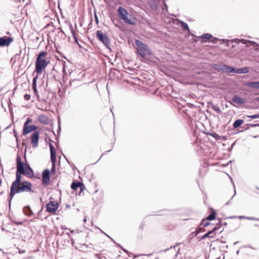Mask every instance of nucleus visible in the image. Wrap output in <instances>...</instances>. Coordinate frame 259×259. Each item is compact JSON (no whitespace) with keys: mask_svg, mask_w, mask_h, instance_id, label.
I'll return each instance as SVG.
<instances>
[{"mask_svg":"<svg viewBox=\"0 0 259 259\" xmlns=\"http://www.w3.org/2000/svg\"><path fill=\"white\" fill-rule=\"evenodd\" d=\"M23 192L35 193V191L32 189V184L27 181H23L22 183L19 185L10 187V191L7 200L9 202V207L11 208L12 200L16 194Z\"/></svg>","mask_w":259,"mask_h":259,"instance_id":"f257e3e1","label":"nucleus"},{"mask_svg":"<svg viewBox=\"0 0 259 259\" xmlns=\"http://www.w3.org/2000/svg\"><path fill=\"white\" fill-rule=\"evenodd\" d=\"M92 22L93 19L91 20L88 25L87 36L88 39V42L89 43V56L93 58L97 53V30L96 29L90 30L92 27Z\"/></svg>","mask_w":259,"mask_h":259,"instance_id":"f03ea898","label":"nucleus"},{"mask_svg":"<svg viewBox=\"0 0 259 259\" xmlns=\"http://www.w3.org/2000/svg\"><path fill=\"white\" fill-rule=\"evenodd\" d=\"M16 165H18L22 171L23 175L29 178L35 177L33 169L30 164L27 162L21 161V157L17 155L16 158ZM37 179H40V177H35Z\"/></svg>","mask_w":259,"mask_h":259,"instance_id":"7ed1b4c3","label":"nucleus"},{"mask_svg":"<svg viewBox=\"0 0 259 259\" xmlns=\"http://www.w3.org/2000/svg\"><path fill=\"white\" fill-rule=\"evenodd\" d=\"M135 44L138 47V53L141 57L144 58L147 55L151 56L153 55L147 44L138 39L135 40Z\"/></svg>","mask_w":259,"mask_h":259,"instance_id":"20e7f679","label":"nucleus"},{"mask_svg":"<svg viewBox=\"0 0 259 259\" xmlns=\"http://www.w3.org/2000/svg\"><path fill=\"white\" fill-rule=\"evenodd\" d=\"M223 41L226 43V45L228 47H230L232 48H235L236 47V45H238L240 42H241L242 44L245 45L247 47H249V46H253L255 45H256L254 41L246 40L245 39H240L238 38H235L231 40L224 39Z\"/></svg>","mask_w":259,"mask_h":259,"instance_id":"39448f33","label":"nucleus"},{"mask_svg":"<svg viewBox=\"0 0 259 259\" xmlns=\"http://www.w3.org/2000/svg\"><path fill=\"white\" fill-rule=\"evenodd\" d=\"M117 12L119 19L123 20L124 22L131 25H135L136 23L131 19L132 16L128 14L123 7L119 6Z\"/></svg>","mask_w":259,"mask_h":259,"instance_id":"423d86ee","label":"nucleus"},{"mask_svg":"<svg viewBox=\"0 0 259 259\" xmlns=\"http://www.w3.org/2000/svg\"><path fill=\"white\" fill-rule=\"evenodd\" d=\"M49 61L45 59H36L35 62V72H36L37 75H41L43 71L48 66Z\"/></svg>","mask_w":259,"mask_h":259,"instance_id":"0eeeda50","label":"nucleus"},{"mask_svg":"<svg viewBox=\"0 0 259 259\" xmlns=\"http://www.w3.org/2000/svg\"><path fill=\"white\" fill-rule=\"evenodd\" d=\"M98 40L102 42L106 48L110 50V40L108 35L101 30H98Z\"/></svg>","mask_w":259,"mask_h":259,"instance_id":"6e6552de","label":"nucleus"},{"mask_svg":"<svg viewBox=\"0 0 259 259\" xmlns=\"http://www.w3.org/2000/svg\"><path fill=\"white\" fill-rule=\"evenodd\" d=\"M59 207V203L55 200L50 201L46 205V211L54 214Z\"/></svg>","mask_w":259,"mask_h":259,"instance_id":"1a4fd4ad","label":"nucleus"},{"mask_svg":"<svg viewBox=\"0 0 259 259\" xmlns=\"http://www.w3.org/2000/svg\"><path fill=\"white\" fill-rule=\"evenodd\" d=\"M17 170L16 172V179L12 183L10 187H12L13 186H15L16 185H19L22 183V179L23 175L22 171L19 167L18 165H16Z\"/></svg>","mask_w":259,"mask_h":259,"instance_id":"9d476101","label":"nucleus"},{"mask_svg":"<svg viewBox=\"0 0 259 259\" xmlns=\"http://www.w3.org/2000/svg\"><path fill=\"white\" fill-rule=\"evenodd\" d=\"M42 184L47 187L50 183V170L48 168L45 169L42 172Z\"/></svg>","mask_w":259,"mask_h":259,"instance_id":"9b49d317","label":"nucleus"},{"mask_svg":"<svg viewBox=\"0 0 259 259\" xmlns=\"http://www.w3.org/2000/svg\"><path fill=\"white\" fill-rule=\"evenodd\" d=\"M39 138V132L38 131H34L31 135V143L33 148H36L38 145V141Z\"/></svg>","mask_w":259,"mask_h":259,"instance_id":"f8f14e48","label":"nucleus"},{"mask_svg":"<svg viewBox=\"0 0 259 259\" xmlns=\"http://www.w3.org/2000/svg\"><path fill=\"white\" fill-rule=\"evenodd\" d=\"M14 41V38L12 36L0 37V47H8Z\"/></svg>","mask_w":259,"mask_h":259,"instance_id":"ddd939ff","label":"nucleus"},{"mask_svg":"<svg viewBox=\"0 0 259 259\" xmlns=\"http://www.w3.org/2000/svg\"><path fill=\"white\" fill-rule=\"evenodd\" d=\"M37 127L34 124L24 125L22 130V135L26 136L31 132L37 131Z\"/></svg>","mask_w":259,"mask_h":259,"instance_id":"4468645a","label":"nucleus"},{"mask_svg":"<svg viewBox=\"0 0 259 259\" xmlns=\"http://www.w3.org/2000/svg\"><path fill=\"white\" fill-rule=\"evenodd\" d=\"M232 101L238 105H242L246 103V100L245 98H241L238 95H236L233 97Z\"/></svg>","mask_w":259,"mask_h":259,"instance_id":"2eb2a0df","label":"nucleus"},{"mask_svg":"<svg viewBox=\"0 0 259 259\" xmlns=\"http://www.w3.org/2000/svg\"><path fill=\"white\" fill-rule=\"evenodd\" d=\"M216 215H217V213H216L215 210H214L212 208H211L210 213L206 218L202 220L201 224L200 225H202L205 220H207V221L214 220L216 218Z\"/></svg>","mask_w":259,"mask_h":259,"instance_id":"dca6fc26","label":"nucleus"},{"mask_svg":"<svg viewBox=\"0 0 259 259\" xmlns=\"http://www.w3.org/2000/svg\"><path fill=\"white\" fill-rule=\"evenodd\" d=\"M37 120L40 123L48 124L49 123V118L48 117L43 114L38 116Z\"/></svg>","mask_w":259,"mask_h":259,"instance_id":"f3484780","label":"nucleus"},{"mask_svg":"<svg viewBox=\"0 0 259 259\" xmlns=\"http://www.w3.org/2000/svg\"><path fill=\"white\" fill-rule=\"evenodd\" d=\"M23 211L24 214L28 217H30L34 214V213L31 210L29 205H26L24 206L23 207Z\"/></svg>","mask_w":259,"mask_h":259,"instance_id":"a211bd4d","label":"nucleus"},{"mask_svg":"<svg viewBox=\"0 0 259 259\" xmlns=\"http://www.w3.org/2000/svg\"><path fill=\"white\" fill-rule=\"evenodd\" d=\"M245 84L246 86L251 87L253 89H259V81L247 82Z\"/></svg>","mask_w":259,"mask_h":259,"instance_id":"6ab92c4d","label":"nucleus"},{"mask_svg":"<svg viewBox=\"0 0 259 259\" xmlns=\"http://www.w3.org/2000/svg\"><path fill=\"white\" fill-rule=\"evenodd\" d=\"M51 161L52 162V168L50 170V174H51L52 175H54L56 174V158L51 159Z\"/></svg>","mask_w":259,"mask_h":259,"instance_id":"aec40b11","label":"nucleus"},{"mask_svg":"<svg viewBox=\"0 0 259 259\" xmlns=\"http://www.w3.org/2000/svg\"><path fill=\"white\" fill-rule=\"evenodd\" d=\"M224 68V71L227 73H236V68L232 66H230L227 65H225Z\"/></svg>","mask_w":259,"mask_h":259,"instance_id":"412c9836","label":"nucleus"},{"mask_svg":"<svg viewBox=\"0 0 259 259\" xmlns=\"http://www.w3.org/2000/svg\"><path fill=\"white\" fill-rule=\"evenodd\" d=\"M249 72V69L247 67H244L242 68H236V73L238 74L247 73Z\"/></svg>","mask_w":259,"mask_h":259,"instance_id":"4be33fe9","label":"nucleus"},{"mask_svg":"<svg viewBox=\"0 0 259 259\" xmlns=\"http://www.w3.org/2000/svg\"><path fill=\"white\" fill-rule=\"evenodd\" d=\"M49 147L51 153V159L56 158V154L54 146L51 143H50L49 144Z\"/></svg>","mask_w":259,"mask_h":259,"instance_id":"5701e85b","label":"nucleus"},{"mask_svg":"<svg viewBox=\"0 0 259 259\" xmlns=\"http://www.w3.org/2000/svg\"><path fill=\"white\" fill-rule=\"evenodd\" d=\"M61 122H60V119H59V120H58V128L57 130V135H56L54 131H53L54 135L56 136L55 139H56V141L58 142V143H59V138L60 136V134L61 133Z\"/></svg>","mask_w":259,"mask_h":259,"instance_id":"b1692460","label":"nucleus"},{"mask_svg":"<svg viewBox=\"0 0 259 259\" xmlns=\"http://www.w3.org/2000/svg\"><path fill=\"white\" fill-rule=\"evenodd\" d=\"M244 120L243 119H236L233 124V126L234 128H237L241 126V125L244 123Z\"/></svg>","mask_w":259,"mask_h":259,"instance_id":"393cba45","label":"nucleus"},{"mask_svg":"<svg viewBox=\"0 0 259 259\" xmlns=\"http://www.w3.org/2000/svg\"><path fill=\"white\" fill-rule=\"evenodd\" d=\"M202 228L201 227V225H200L197 229L195 230V231L192 232L190 236V238L191 239H192L193 237H194L195 236H197L201 231H203V230H201ZM205 231V230H204Z\"/></svg>","mask_w":259,"mask_h":259,"instance_id":"a878e982","label":"nucleus"},{"mask_svg":"<svg viewBox=\"0 0 259 259\" xmlns=\"http://www.w3.org/2000/svg\"><path fill=\"white\" fill-rule=\"evenodd\" d=\"M79 182L77 180H75L73 181L71 183L70 187L74 191H77V190L79 188Z\"/></svg>","mask_w":259,"mask_h":259,"instance_id":"bb28decb","label":"nucleus"},{"mask_svg":"<svg viewBox=\"0 0 259 259\" xmlns=\"http://www.w3.org/2000/svg\"><path fill=\"white\" fill-rule=\"evenodd\" d=\"M69 27V28H70V30L71 32L72 35V36H73L75 41L76 43L78 44V38H77V36L76 35L75 31V30L73 29V27L71 23H70Z\"/></svg>","mask_w":259,"mask_h":259,"instance_id":"cd10ccee","label":"nucleus"},{"mask_svg":"<svg viewBox=\"0 0 259 259\" xmlns=\"http://www.w3.org/2000/svg\"><path fill=\"white\" fill-rule=\"evenodd\" d=\"M47 55V52L45 51H42L39 52L36 59H45V58Z\"/></svg>","mask_w":259,"mask_h":259,"instance_id":"c85d7f7f","label":"nucleus"},{"mask_svg":"<svg viewBox=\"0 0 259 259\" xmlns=\"http://www.w3.org/2000/svg\"><path fill=\"white\" fill-rule=\"evenodd\" d=\"M225 64H222L219 63H215L213 65V68L219 70V71H223Z\"/></svg>","mask_w":259,"mask_h":259,"instance_id":"c756f323","label":"nucleus"},{"mask_svg":"<svg viewBox=\"0 0 259 259\" xmlns=\"http://www.w3.org/2000/svg\"><path fill=\"white\" fill-rule=\"evenodd\" d=\"M214 235H215V234H213V235H212V232H211L210 231H209L206 233H205L204 235H203L200 238V239H201V240L204 239L205 238H206L207 237L212 238L214 237Z\"/></svg>","mask_w":259,"mask_h":259,"instance_id":"7c9ffc66","label":"nucleus"},{"mask_svg":"<svg viewBox=\"0 0 259 259\" xmlns=\"http://www.w3.org/2000/svg\"><path fill=\"white\" fill-rule=\"evenodd\" d=\"M149 4H150V7L152 9H153L154 10H156L158 9V5L157 3L155 1H154V0L151 1L149 2Z\"/></svg>","mask_w":259,"mask_h":259,"instance_id":"2f4dec72","label":"nucleus"},{"mask_svg":"<svg viewBox=\"0 0 259 259\" xmlns=\"http://www.w3.org/2000/svg\"><path fill=\"white\" fill-rule=\"evenodd\" d=\"M211 108L215 111H216L218 113L221 114L222 113V111L220 110L219 106L218 105L212 104Z\"/></svg>","mask_w":259,"mask_h":259,"instance_id":"473e14b6","label":"nucleus"},{"mask_svg":"<svg viewBox=\"0 0 259 259\" xmlns=\"http://www.w3.org/2000/svg\"><path fill=\"white\" fill-rule=\"evenodd\" d=\"M91 2H92V5H93V7H94V13L95 22H96V23L97 24V18H98V17H97V10H96V8L95 6L94 5V2H93V0H91Z\"/></svg>","mask_w":259,"mask_h":259,"instance_id":"72a5a7b5","label":"nucleus"},{"mask_svg":"<svg viewBox=\"0 0 259 259\" xmlns=\"http://www.w3.org/2000/svg\"><path fill=\"white\" fill-rule=\"evenodd\" d=\"M79 188L80 190L78 193V195H80L81 192L85 189V187L82 182H79Z\"/></svg>","mask_w":259,"mask_h":259,"instance_id":"f704fd0d","label":"nucleus"},{"mask_svg":"<svg viewBox=\"0 0 259 259\" xmlns=\"http://www.w3.org/2000/svg\"><path fill=\"white\" fill-rule=\"evenodd\" d=\"M66 89L65 88H63L62 90L60 89H59L58 93L59 96L62 98L66 92Z\"/></svg>","mask_w":259,"mask_h":259,"instance_id":"c9c22d12","label":"nucleus"},{"mask_svg":"<svg viewBox=\"0 0 259 259\" xmlns=\"http://www.w3.org/2000/svg\"><path fill=\"white\" fill-rule=\"evenodd\" d=\"M181 26L182 27V28L184 29L187 30L188 31H190L189 27L187 23H186L184 21H181Z\"/></svg>","mask_w":259,"mask_h":259,"instance_id":"e433bc0d","label":"nucleus"},{"mask_svg":"<svg viewBox=\"0 0 259 259\" xmlns=\"http://www.w3.org/2000/svg\"><path fill=\"white\" fill-rule=\"evenodd\" d=\"M218 220L219 221V223L217 224V226L215 227H214L211 230H210V231L212 232V234L214 233V231L220 229L221 227V226H220L221 220L219 219Z\"/></svg>","mask_w":259,"mask_h":259,"instance_id":"4c0bfd02","label":"nucleus"},{"mask_svg":"<svg viewBox=\"0 0 259 259\" xmlns=\"http://www.w3.org/2000/svg\"><path fill=\"white\" fill-rule=\"evenodd\" d=\"M218 220L219 221V223L217 224V226L215 227H214L211 230H210V231L212 232V234L214 233V231L220 229L221 227V226H220L221 220L219 219Z\"/></svg>","mask_w":259,"mask_h":259,"instance_id":"58836bf2","label":"nucleus"},{"mask_svg":"<svg viewBox=\"0 0 259 259\" xmlns=\"http://www.w3.org/2000/svg\"><path fill=\"white\" fill-rule=\"evenodd\" d=\"M218 220L219 221V223L217 224V226L215 227H214L211 230H210V231L212 232V234L214 233V231L220 229L221 227V226H220L221 220L219 219Z\"/></svg>","mask_w":259,"mask_h":259,"instance_id":"ea45409f","label":"nucleus"},{"mask_svg":"<svg viewBox=\"0 0 259 259\" xmlns=\"http://www.w3.org/2000/svg\"><path fill=\"white\" fill-rule=\"evenodd\" d=\"M199 37L201 38H204V39H209V38L212 37V36L211 34L207 33H204V34H202Z\"/></svg>","mask_w":259,"mask_h":259,"instance_id":"a19ab883","label":"nucleus"},{"mask_svg":"<svg viewBox=\"0 0 259 259\" xmlns=\"http://www.w3.org/2000/svg\"><path fill=\"white\" fill-rule=\"evenodd\" d=\"M39 75L36 73V75L33 77L32 79V87H37V79Z\"/></svg>","mask_w":259,"mask_h":259,"instance_id":"79ce46f5","label":"nucleus"},{"mask_svg":"<svg viewBox=\"0 0 259 259\" xmlns=\"http://www.w3.org/2000/svg\"><path fill=\"white\" fill-rule=\"evenodd\" d=\"M236 218H238L240 220H241V219H246V220L247 217H245L244 215H240V216L233 215V216H231L228 218V219H236Z\"/></svg>","mask_w":259,"mask_h":259,"instance_id":"37998d69","label":"nucleus"},{"mask_svg":"<svg viewBox=\"0 0 259 259\" xmlns=\"http://www.w3.org/2000/svg\"><path fill=\"white\" fill-rule=\"evenodd\" d=\"M94 85H95L96 88H97V82H95L94 80H93L88 84V86L89 87H93Z\"/></svg>","mask_w":259,"mask_h":259,"instance_id":"c03bdc74","label":"nucleus"},{"mask_svg":"<svg viewBox=\"0 0 259 259\" xmlns=\"http://www.w3.org/2000/svg\"><path fill=\"white\" fill-rule=\"evenodd\" d=\"M209 134L210 135H211L212 137H213L214 138H215L217 140H219L220 139V138H221V136H219L218 134H217V133H209Z\"/></svg>","mask_w":259,"mask_h":259,"instance_id":"a18cd8bd","label":"nucleus"},{"mask_svg":"<svg viewBox=\"0 0 259 259\" xmlns=\"http://www.w3.org/2000/svg\"><path fill=\"white\" fill-rule=\"evenodd\" d=\"M247 117L251 119H256L259 118V114H254L252 115H247Z\"/></svg>","mask_w":259,"mask_h":259,"instance_id":"49530a36","label":"nucleus"},{"mask_svg":"<svg viewBox=\"0 0 259 259\" xmlns=\"http://www.w3.org/2000/svg\"><path fill=\"white\" fill-rule=\"evenodd\" d=\"M32 119L29 117H27L26 121L24 122V125H30L29 123L32 122Z\"/></svg>","mask_w":259,"mask_h":259,"instance_id":"de8ad7c7","label":"nucleus"},{"mask_svg":"<svg viewBox=\"0 0 259 259\" xmlns=\"http://www.w3.org/2000/svg\"><path fill=\"white\" fill-rule=\"evenodd\" d=\"M31 95L29 94H26L24 95V98L26 101H29L30 99Z\"/></svg>","mask_w":259,"mask_h":259,"instance_id":"09e8293b","label":"nucleus"},{"mask_svg":"<svg viewBox=\"0 0 259 259\" xmlns=\"http://www.w3.org/2000/svg\"><path fill=\"white\" fill-rule=\"evenodd\" d=\"M12 223L15 224L17 226L21 225L22 224V222H17V221H12Z\"/></svg>","mask_w":259,"mask_h":259,"instance_id":"8fccbe9b","label":"nucleus"},{"mask_svg":"<svg viewBox=\"0 0 259 259\" xmlns=\"http://www.w3.org/2000/svg\"><path fill=\"white\" fill-rule=\"evenodd\" d=\"M98 230H99L102 233H103L105 234L106 236H107L108 237H109L115 243V242L113 240V239H112L110 236H109L108 235H107L106 233H105L101 229H100L99 227L98 228Z\"/></svg>","mask_w":259,"mask_h":259,"instance_id":"3c124183","label":"nucleus"},{"mask_svg":"<svg viewBox=\"0 0 259 259\" xmlns=\"http://www.w3.org/2000/svg\"><path fill=\"white\" fill-rule=\"evenodd\" d=\"M62 65H63V72H65L66 71V70H65V68H66V62L65 61H63L62 62Z\"/></svg>","mask_w":259,"mask_h":259,"instance_id":"603ef678","label":"nucleus"},{"mask_svg":"<svg viewBox=\"0 0 259 259\" xmlns=\"http://www.w3.org/2000/svg\"><path fill=\"white\" fill-rule=\"evenodd\" d=\"M248 125L251 126V127H256V126H259V123L256 124H248Z\"/></svg>","mask_w":259,"mask_h":259,"instance_id":"864d4df0","label":"nucleus"},{"mask_svg":"<svg viewBox=\"0 0 259 259\" xmlns=\"http://www.w3.org/2000/svg\"><path fill=\"white\" fill-rule=\"evenodd\" d=\"M32 88L33 89L34 92L35 94L38 96V91L37 90V87H32Z\"/></svg>","mask_w":259,"mask_h":259,"instance_id":"5fc2aeb1","label":"nucleus"},{"mask_svg":"<svg viewBox=\"0 0 259 259\" xmlns=\"http://www.w3.org/2000/svg\"><path fill=\"white\" fill-rule=\"evenodd\" d=\"M210 224H211V223H210L209 222H206L203 224V227H207V226H209Z\"/></svg>","mask_w":259,"mask_h":259,"instance_id":"6e6d98bb","label":"nucleus"},{"mask_svg":"<svg viewBox=\"0 0 259 259\" xmlns=\"http://www.w3.org/2000/svg\"><path fill=\"white\" fill-rule=\"evenodd\" d=\"M246 220H256L257 218H253V217H247Z\"/></svg>","mask_w":259,"mask_h":259,"instance_id":"4d7b16f0","label":"nucleus"},{"mask_svg":"<svg viewBox=\"0 0 259 259\" xmlns=\"http://www.w3.org/2000/svg\"><path fill=\"white\" fill-rule=\"evenodd\" d=\"M14 136L15 138H17L18 134L15 129H13Z\"/></svg>","mask_w":259,"mask_h":259,"instance_id":"13d9d810","label":"nucleus"},{"mask_svg":"<svg viewBox=\"0 0 259 259\" xmlns=\"http://www.w3.org/2000/svg\"><path fill=\"white\" fill-rule=\"evenodd\" d=\"M142 255H147L145 254H136V255H134V258H136L137 257H139L140 256H142Z\"/></svg>","mask_w":259,"mask_h":259,"instance_id":"bf43d9fd","label":"nucleus"},{"mask_svg":"<svg viewBox=\"0 0 259 259\" xmlns=\"http://www.w3.org/2000/svg\"><path fill=\"white\" fill-rule=\"evenodd\" d=\"M213 38L214 39H215V41L213 40V41H212V42H213V44H217V40H218L219 39H217V38H214V37H213Z\"/></svg>","mask_w":259,"mask_h":259,"instance_id":"052dcab7","label":"nucleus"},{"mask_svg":"<svg viewBox=\"0 0 259 259\" xmlns=\"http://www.w3.org/2000/svg\"><path fill=\"white\" fill-rule=\"evenodd\" d=\"M52 25V26L54 28V29H56L55 26L54 25L53 23L51 22L50 24H48V25Z\"/></svg>","mask_w":259,"mask_h":259,"instance_id":"680f3d73","label":"nucleus"},{"mask_svg":"<svg viewBox=\"0 0 259 259\" xmlns=\"http://www.w3.org/2000/svg\"><path fill=\"white\" fill-rule=\"evenodd\" d=\"M61 228L62 230H66L67 228L65 226H61Z\"/></svg>","mask_w":259,"mask_h":259,"instance_id":"e2e57ef3","label":"nucleus"},{"mask_svg":"<svg viewBox=\"0 0 259 259\" xmlns=\"http://www.w3.org/2000/svg\"><path fill=\"white\" fill-rule=\"evenodd\" d=\"M121 248L123 250V251L126 252V253H128V251L127 250H126L125 249H124V248H123L122 246H121Z\"/></svg>","mask_w":259,"mask_h":259,"instance_id":"0e129e2a","label":"nucleus"},{"mask_svg":"<svg viewBox=\"0 0 259 259\" xmlns=\"http://www.w3.org/2000/svg\"><path fill=\"white\" fill-rule=\"evenodd\" d=\"M66 208H70V204H66L65 206Z\"/></svg>","mask_w":259,"mask_h":259,"instance_id":"69168bd1","label":"nucleus"},{"mask_svg":"<svg viewBox=\"0 0 259 259\" xmlns=\"http://www.w3.org/2000/svg\"><path fill=\"white\" fill-rule=\"evenodd\" d=\"M16 142L17 143V146L19 147V144H18L19 138H18V136H17V138H16Z\"/></svg>","mask_w":259,"mask_h":259,"instance_id":"338daca9","label":"nucleus"},{"mask_svg":"<svg viewBox=\"0 0 259 259\" xmlns=\"http://www.w3.org/2000/svg\"><path fill=\"white\" fill-rule=\"evenodd\" d=\"M42 209H43V206H42L40 210L38 212V214H39L42 211Z\"/></svg>","mask_w":259,"mask_h":259,"instance_id":"774afa93","label":"nucleus"}]
</instances>
